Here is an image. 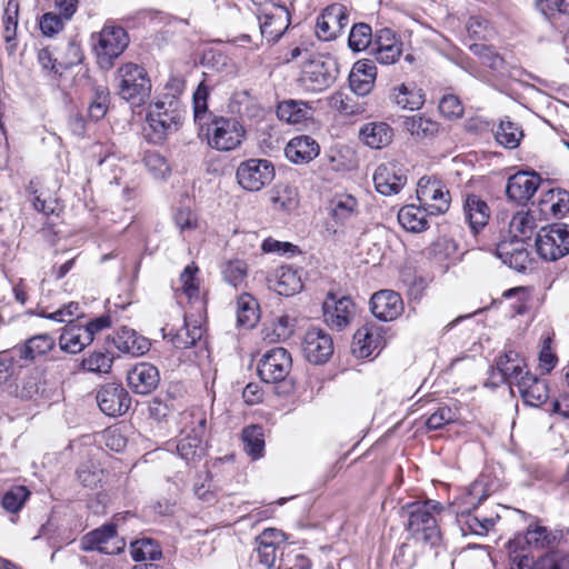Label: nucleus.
Wrapping results in <instances>:
<instances>
[{
	"mask_svg": "<svg viewBox=\"0 0 569 569\" xmlns=\"http://www.w3.org/2000/svg\"><path fill=\"white\" fill-rule=\"evenodd\" d=\"M488 496L489 492L485 483L481 480H476L461 498V502H457V522L463 536H487L500 520L497 510L487 511L480 507Z\"/></svg>",
	"mask_w": 569,
	"mask_h": 569,
	"instance_id": "1",
	"label": "nucleus"
},
{
	"mask_svg": "<svg viewBox=\"0 0 569 569\" xmlns=\"http://www.w3.org/2000/svg\"><path fill=\"white\" fill-rule=\"evenodd\" d=\"M443 507L436 500H423L407 503L402 513L408 518L407 529L417 539L435 547L441 541L439 519Z\"/></svg>",
	"mask_w": 569,
	"mask_h": 569,
	"instance_id": "2",
	"label": "nucleus"
},
{
	"mask_svg": "<svg viewBox=\"0 0 569 569\" xmlns=\"http://www.w3.org/2000/svg\"><path fill=\"white\" fill-rule=\"evenodd\" d=\"M130 43L127 30L113 20H107L99 32L91 34V46L98 66L109 70Z\"/></svg>",
	"mask_w": 569,
	"mask_h": 569,
	"instance_id": "3",
	"label": "nucleus"
},
{
	"mask_svg": "<svg viewBox=\"0 0 569 569\" xmlns=\"http://www.w3.org/2000/svg\"><path fill=\"white\" fill-rule=\"evenodd\" d=\"M184 108L176 96L163 94L149 106L147 120L154 140L161 141L178 130L184 114Z\"/></svg>",
	"mask_w": 569,
	"mask_h": 569,
	"instance_id": "4",
	"label": "nucleus"
},
{
	"mask_svg": "<svg viewBox=\"0 0 569 569\" xmlns=\"http://www.w3.org/2000/svg\"><path fill=\"white\" fill-rule=\"evenodd\" d=\"M119 96L132 107L146 103L151 93V80L147 70L139 64L128 62L117 71Z\"/></svg>",
	"mask_w": 569,
	"mask_h": 569,
	"instance_id": "5",
	"label": "nucleus"
},
{
	"mask_svg": "<svg viewBox=\"0 0 569 569\" xmlns=\"http://www.w3.org/2000/svg\"><path fill=\"white\" fill-rule=\"evenodd\" d=\"M246 130L236 118L212 117L207 123V142L218 151H231L240 147Z\"/></svg>",
	"mask_w": 569,
	"mask_h": 569,
	"instance_id": "6",
	"label": "nucleus"
},
{
	"mask_svg": "<svg viewBox=\"0 0 569 569\" xmlns=\"http://www.w3.org/2000/svg\"><path fill=\"white\" fill-rule=\"evenodd\" d=\"M336 78L337 68L335 62L318 57L302 64L297 81L305 91L318 93L327 90Z\"/></svg>",
	"mask_w": 569,
	"mask_h": 569,
	"instance_id": "7",
	"label": "nucleus"
},
{
	"mask_svg": "<svg viewBox=\"0 0 569 569\" xmlns=\"http://www.w3.org/2000/svg\"><path fill=\"white\" fill-rule=\"evenodd\" d=\"M537 253L546 261H556L569 253V230L552 224L539 230L536 238Z\"/></svg>",
	"mask_w": 569,
	"mask_h": 569,
	"instance_id": "8",
	"label": "nucleus"
},
{
	"mask_svg": "<svg viewBox=\"0 0 569 569\" xmlns=\"http://www.w3.org/2000/svg\"><path fill=\"white\" fill-rule=\"evenodd\" d=\"M236 178L242 189L256 192L273 180L274 167L267 159H248L238 166Z\"/></svg>",
	"mask_w": 569,
	"mask_h": 569,
	"instance_id": "9",
	"label": "nucleus"
},
{
	"mask_svg": "<svg viewBox=\"0 0 569 569\" xmlns=\"http://www.w3.org/2000/svg\"><path fill=\"white\" fill-rule=\"evenodd\" d=\"M292 368L290 353L282 347L268 350L258 363V375L267 383L283 381Z\"/></svg>",
	"mask_w": 569,
	"mask_h": 569,
	"instance_id": "10",
	"label": "nucleus"
},
{
	"mask_svg": "<svg viewBox=\"0 0 569 569\" xmlns=\"http://www.w3.org/2000/svg\"><path fill=\"white\" fill-rule=\"evenodd\" d=\"M358 216V201L351 194H336L329 204L330 220L326 224V232L330 236H337L342 232Z\"/></svg>",
	"mask_w": 569,
	"mask_h": 569,
	"instance_id": "11",
	"label": "nucleus"
},
{
	"mask_svg": "<svg viewBox=\"0 0 569 569\" xmlns=\"http://www.w3.org/2000/svg\"><path fill=\"white\" fill-rule=\"evenodd\" d=\"M301 348L305 358L315 365L326 363L333 355L332 338L321 328L308 329L303 336Z\"/></svg>",
	"mask_w": 569,
	"mask_h": 569,
	"instance_id": "12",
	"label": "nucleus"
},
{
	"mask_svg": "<svg viewBox=\"0 0 569 569\" xmlns=\"http://www.w3.org/2000/svg\"><path fill=\"white\" fill-rule=\"evenodd\" d=\"M417 198L430 214L445 213L450 206L449 191L436 179L421 178L418 182Z\"/></svg>",
	"mask_w": 569,
	"mask_h": 569,
	"instance_id": "13",
	"label": "nucleus"
},
{
	"mask_svg": "<svg viewBox=\"0 0 569 569\" xmlns=\"http://www.w3.org/2000/svg\"><path fill=\"white\" fill-rule=\"evenodd\" d=\"M124 546V540L117 536L114 525L102 526L82 538V549L86 551L97 550L106 555H117Z\"/></svg>",
	"mask_w": 569,
	"mask_h": 569,
	"instance_id": "14",
	"label": "nucleus"
},
{
	"mask_svg": "<svg viewBox=\"0 0 569 569\" xmlns=\"http://www.w3.org/2000/svg\"><path fill=\"white\" fill-rule=\"evenodd\" d=\"M355 316L356 306L349 297L337 298L330 293L323 302V319L331 329H345Z\"/></svg>",
	"mask_w": 569,
	"mask_h": 569,
	"instance_id": "15",
	"label": "nucleus"
},
{
	"mask_svg": "<svg viewBox=\"0 0 569 569\" xmlns=\"http://www.w3.org/2000/svg\"><path fill=\"white\" fill-rule=\"evenodd\" d=\"M96 399L100 410L109 417L124 415L131 403L128 391L118 383H107L102 386L97 391Z\"/></svg>",
	"mask_w": 569,
	"mask_h": 569,
	"instance_id": "16",
	"label": "nucleus"
},
{
	"mask_svg": "<svg viewBox=\"0 0 569 569\" xmlns=\"http://www.w3.org/2000/svg\"><path fill=\"white\" fill-rule=\"evenodd\" d=\"M190 432L178 440L176 446L178 455L186 461H193L200 457L201 443L206 435L207 419L203 413H190Z\"/></svg>",
	"mask_w": 569,
	"mask_h": 569,
	"instance_id": "17",
	"label": "nucleus"
},
{
	"mask_svg": "<svg viewBox=\"0 0 569 569\" xmlns=\"http://www.w3.org/2000/svg\"><path fill=\"white\" fill-rule=\"evenodd\" d=\"M348 11L343 4L328 6L317 19V37L323 41L332 40L348 24Z\"/></svg>",
	"mask_w": 569,
	"mask_h": 569,
	"instance_id": "18",
	"label": "nucleus"
},
{
	"mask_svg": "<svg viewBox=\"0 0 569 569\" xmlns=\"http://www.w3.org/2000/svg\"><path fill=\"white\" fill-rule=\"evenodd\" d=\"M376 190L383 196L399 193L407 182L402 168L395 162L380 164L373 173Z\"/></svg>",
	"mask_w": 569,
	"mask_h": 569,
	"instance_id": "19",
	"label": "nucleus"
},
{
	"mask_svg": "<svg viewBox=\"0 0 569 569\" xmlns=\"http://www.w3.org/2000/svg\"><path fill=\"white\" fill-rule=\"evenodd\" d=\"M127 382L134 393L147 396L159 386L160 373L156 366L140 362L128 371Z\"/></svg>",
	"mask_w": 569,
	"mask_h": 569,
	"instance_id": "20",
	"label": "nucleus"
},
{
	"mask_svg": "<svg viewBox=\"0 0 569 569\" xmlns=\"http://www.w3.org/2000/svg\"><path fill=\"white\" fill-rule=\"evenodd\" d=\"M372 315L381 321H392L403 312L401 296L393 290H380L370 299Z\"/></svg>",
	"mask_w": 569,
	"mask_h": 569,
	"instance_id": "21",
	"label": "nucleus"
},
{
	"mask_svg": "<svg viewBox=\"0 0 569 569\" xmlns=\"http://www.w3.org/2000/svg\"><path fill=\"white\" fill-rule=\"evenodd\" d=\"M526 368V360L517 351L509 350L497 359L491 376L493 379L498 377L501 383L518 386V380L525 376Z\"/></svg>",
	"mask_w": 569,
	"mask_h": 569,
	"instance_id": "22",
	"label": "nucleus"
},
{
	"mask_svg": "<svg viewBox=\"0 0 569 569\" xmlns=\"http://www.w3.org/2000/svg\"><path fill=\"white\" fill-rule=\"evenodd\" d=\"M496 254L505 264L519 272L526 271L531 263L526 242L519 239L501 240L497 243Z\"/></svg>",
	"mask_w": 569,
	"mask_h": 569,
	"instance_id": "23",
	"label": "nucleus"
},
{
	"mask_svg": "<svg viewBox=\"0 0 569 569\" xmlns=\"http://www.w3.org/2000/svg\"><path fill=\"white\" fill-rule=\"evenodd\" d=\"M541 178L533 171H519L508 180L506 192L509 199L523 203L527 202L537 191Z\"/></svg>",
	"mask_w": 569,
	"mask_h": 569,
	"instance_id": "24",
	"label": "nucleus"
},
{
	"mask_svg": "<svg viewBox=\"0 0 569 569\" xmlns=\"http://www.w3.org/2000/svg\"><path fill=\"white\" fill-rule=\"evenodd\" d=\"M270 289L280 296H293L302 289V280L299 270L292 266H281L267 276Z\"/></svg>",
	"mask_w": 569,
	"mask_h": 569,
	"instance_id": "25",
	"label": "nucleus"
},
{
	"mask_svg": "<svg viewBox=\"0 0 569 569\" xmlns=\"http://www.w3.org/2000/svg\"><path fill=\"white\" fill-rule=\"evenodd\" d=\"M462 213L465 221L469 224L472 233L477 234L487 226L491 210L488 203L480 196L469 193L463 199Z\"/></svg>",
	"mask_w": 569,
	"mask_h": 569,
	"instance_id": "26",
	"label": "nucleus"
},
{
	"mask_svg": "<svg viewBox=\"0 0 569 569\" xmlns=\"http://www.w3.org/2000/svg\"><path fill=\"white\" fill-rule=\"evenodd\" d=\"M402 53V42L396 32L389 28H382L376 32L375 58L381 64L395 63Z\"/></svg>",
	"mask_w": 569,
	"mask_h": 569,
	"instance_id": "27",
	"label": "nucleus"
},
{
	"mask_svg": "<svg viewBox=\"0 0 569 569\" xmlns=\"http://www.w3.org/2000/svg\"><path fill=\"white\" fill-rule=\"evenodd\" d=\"M518 390L527 406L540 407L549 398V386L546 380L526 371L518 380Z\"/></svg>",
	"mask_w": 569,
	"mask_h": 569,
	"instance_id": "28",
	"label": "nucleus"
},
{
	"mask_svg": "<svg viewBox=\"0 0 569 569\" xmlns=\"http://www.w3.org/2000/svg\"><path fill=\"white\" fill-rule=\"evenodd\" d=\"M286 540V535L276 528L264 529L257 538V555L259 562L271 568L277 559V551Z\"/></svg>",
	"mask_w": 569,
	"mask_h": 569,
	"instance_id": "29",
	"label": "nucleus"
},
{
	"mask_svg": "<svg viewBox=\"0 0 569 569\" xmlns=\"http://www.w3.org/2000/svg\"><path fill=\"white\" fill-rule=\"evenodd\" d=\"M383 337L380 328L373 323L365 325L359 328L352 340V352L358 358L370 357L376 350L382 346Z\"/></svg>",
	"mask_w": 569,
	"mask_h": 569,
	"instance_id": "30",
	"label": "nucleus"
},
{
	"mask_svg": "<svg viewBox=\"0 0 569 569\" xmlns=\"http://www.w3.org/2000/svg\"><path fill=\"white\" fill-rule=\"evenodd\" d=\"M320 153L319 143L310 136H297L284 148L287 159L296 164L309 163Z\"/></svg>",
	"mask_w": 569,
	"mask_h": 569,
	"instance_id": "31",
	"label": "nucleus"
},
{
	"mask_svg": "<svg viewBox=\"0 0 569 569\" xmlns=\"http://www.w3.org/2000/svg\"><path fill=\"white\" fill-rule=\"evenodd\" d=\"M289 26V14L283 7H273L271 12L259 17L260 33L268 42L278 41Z\"/></svg>",
	"mask_w": 569,
	"mask_h": 569,
	"instance_id": "32",
	"label": "nucleus"
},
{
	"mask_svg": "<svg viewBox=\"0 0 569 569\" xmlns=\"http://www.w3.org/2000/svg\"><path fill=\"white\" fill-rule=\"evenodd\" d=\"M91 342V333L79 322L67 325L59 338L60 349L72 355L81 352Z\"/></svg>",
	"mask_w": 569,
	"mask_h": 569,
	"instance_id": "33",
	"label": "nucleus"
},
{
	"mask_svg": "<svg viewBox=\"0 0 569 569\" xmlns=\"http://www.w3.org/2000/svg\"><path fill=\"white\" fill-rule=\"evenodd\" d=\"M377 76L376 66L369 60H361L353 64L349 74L351 90L358 96L368 94L373 88Z\"/></svg>",
	"mask_w": 569,
	"mask_h": 569,
	"instance_id": "34",
	"label": "nucleus"
},
{
	"mask_svg": "<svg viewBox=\"0 0 569 569\" xmlns=\"http://www.w3.org/2000/svg\"><path fill=\"white\" fill-rule=\"evenodd\" d=\"M113 343L119 351L133 357L142 356L150 349L149 339L126 327L117 332Z\"/></svg>",
	"mask_w": 569,
	"mask_h": 569,
	"instance_id": "35",
	"label": "nucleus"
},
{
	"mask_svg": "<svg viewBox=\"0 0 569 569\" xmlns=\"http://www.w3.org/2000/svg\"><path fill=\"white\" fill-rule=\"evenodd\" d=\"M360 137L368 147L381 149L392 141L393 130L386 122H369L360 129Z\"/></svg>",
	"mask_w": 569,
	"mask_h": 569,
	"instance_id": "36",
	"label": "nucleus"
},
{
	"mask_svg": "<svg viewBox=\"0 0 569 569\" xmlns=\"http://www.w3.org/2000/svg\"><path fill=\"white\" fill-rule=\"evenodd\" d=\"M403 129L416 140H430L439 131V123L421 114L405 117L402 121Z\"/></svg>",
	"mask_w": 569,
	"mask_h": 569,
	"instance_id": "37",
	"label": "nucleus"
},
{
	"mask_svg": "<svg viewBox=\"0 0 569 569\" xmlns=\"http://www.w3.org/2000/svg\"><path fill=\"white\" fill-rule=\"evenodd\" d=\"M538 206L541 213L561 218L569 211V192L562 189L549 190L542 194Z\"/></svg>",
	"mask_w": 569,
	"mask_h": 569,
	"instance_id": "38",
	"label": "nucleus"
},
{
	"mask_svg": "<svg viewBox=\"0 0 569 569\" xmlns=\"http://www.w3.org/2000/svg\"><path fill=\"white\" fill-rule=\"evenodd\" d=\"M393 102L402 109L419 110L425 103V92L415 84H398L392 89Z\"/></svg>",
	"mask_w": 569,
	"mask_h": 569,
	"instance_id": "39",
	"label": "nucleus"
},
{
	"mask_svg": "<svg viewBox=\"0 0 569 569\" xmlns=\"http://www.w3.org/2000/svg\"><path fill=\"white\" fill-rule=\"evenodd\" d=\"M427 211L421 204H407L399 210L398 221L408 231H425L428 228Z\"/></svg>",
	"mask_w": 569,
	"mask_h": 569,
	"instance_id": "40",
	"label": "nucleus"
},
{
	"mask_svg": "<svg viewBox=\"0 0 569 569\" xmlns=\"http://www.w3.org/2000/svg\"><path fill=\"white\" fill-rule=\"evenodd\" d=\"M56 346V340L48 333H41L29 338L23 346L17 349L20 359L34 360L47 355Z\"/></svg>",
	"mask_w": 569,
	"mask_h": 569,
	"instance_id": "41",
	"label": "nucleus"
},
{
	"mask_svg": "<svg viewBox=\"0 0 569 569\" xmlns=\"http://www.w3.org/2000/svg\"><path fill=\"white\" fill-rule=\"evenodd\" d=\"M563 539L561 530H549L543 526H530L526 532V541L537 549L551 548Z\"/></svg>",
	"mask_w": 569,
	"mask_h": 569,
	"instance_id": "42",
	"label": "nucleus"
},
{
	"mask_svg": "<svg viewBox=\"0 0 569 569\" xmlns=\"http://www.w3.org/2000/svg\"><path fill=\"white\" fill-rule=\"evenodd\" d=\"M18 12V2L9 0L3 16V39L9 54H13L17 49Z\"/></svg>",
	"mask_w": 569,
	"mask_h": 569,
	"instance_id": "43",
	"label": "nucleus"
},
{
	"mask_svg": "<svg viewBox=\"0 0 569 569\" xmlns=\"http://www.w3.org/2000/svg\"><path fill=\"white\" fill-rule=\"evenodd\" d=\"M310 107L301 100H284L278 104L277 116L288 123H301L309 118Z\"/></svg>",
	"mask_w": 569,
	"mask_h": 569,
	"instance_id": "44",
	"label": "nucleus"
},
{
	"mask_svg": "<svg viewBox=\"0 0 569 569\" xmlns=\"http://www.w3.org/2000/svg\"><path fill=\"white\" fill-rule=\"evenodd\" d=\"M202 336L203 328L198 323V321H190L186 317L183 327L171 336V342L178 349H188L193 347Z\"/></svg>",
	"mask_w": 569,
	"mask_h": 569,
	"instance_id": "45",
	"label": "nucleus"
},
{
	"mask_svg": "<svg viewBox=\"0 0 569 569\" xmlns=\"http://www.w3.org/2000/svg\"><path fill=\"white\" fill-rule=\"evenodd\" d=\"M536 227V219L532 212H517L509 222L510 240L519 239L526 242L527 239H530Z\"/></svg>",
	"mask_w": 569,
	"mask_h": 569,
	"instance_id": "46",
	"label": "nucleus"
},
{
	"mask_svg": "<svg viewBox=\"0 0 569 569\" xmlns=\"http://www.w3.org/2000/svg\"><path fill=\"white\" fill-rule=\"evenodd\" d=\"M220 269L223 280L234 288H240L247 280L248 264L244 260L231 259L224 261Z\"/></svg>",
	"mask_w": 569,
	"mask_h": 569,
	"instance_id": "47",
	"label": "nucleus"
},
{
	"mask_svg": "<svg viewBox=\"0 0 569 569\" xmlns=\"http://www.w3.org/2000/svg\"><path fill=\"white\" fill-rule=\"evenodd\" d=\"M258 318V303L256 299L249 293L241 295L237 301L238 323L252 328L257 323Z\"/></svg>",
	"mask_w": 569,
	"mask_h": 569,
	"instance_id": "48",
	"label": "nucleus"
},
{
	"mask_svg": "<svg viewBox=\"0 0 569 569\" xmlns=\"http://www.w3.org/2000/svg\"><path fill=\"white\" fill-rule=\"evenodd\" d=\"M210 91L208 86L202 81L199 83L198 88L193 92L192 104H193V118L194 121L202 128L207 126L209 121L207 119L212 118L211 113L208 110V98Z\"/></svg>",
	"mask_w": 569,
	"mask_h": 569,
	"instance_id": "49",
	"label": "nucleus"
},
{
	"mask_svg": "<svg viewBox=\"0 0 569 569\" xmlns=\"http://www.w3.org/2000/svg\"><path fill=\"white\" fill-rule=\"evenodd\" d=\"M131 556L134 561H153L161 558L162 552L157 543L151 538H142L131 542Z\"/></svg>",
	"mask_w": 569,
	"mask_h": 569,
	"instance_id": "50",
	"label": "nucleus"
},
{
	"mask_svg": "<svg viewBox=\"0 0 569 569\" xmlns=\"http://www.w3.org/2000/svg\"><path fill=\"white\" fill-rule=\"evenodd\" d=\"M77 477L83 487L93 489L102 482L104 478V471L98 462L93 460H87L80 463L79 468L77 469Z\"/></svg>",
	"mask_w": 569,
	"mask_h": 569,
	"instance_id": "51",
	"label": "nucleus"
},
{
	"mask_svg": "<svg viewBox=\"0 0 569 569\" xmlns=\"http://www.w3.org/2000/svg\"><path fill=\"white\" fill-rule=\"evenodd\" d=\"M242 440L244 450L252 458L261 457L264 449L263 431L258 425H252L243 429Z\"/></svg>",
	"mask_w": 569,
	"mask_h": 569,
	"instance_id": "52",
	"label": "nucleus"
},
{
	"mask_svg": "<svg viewBox=\"0 0 569 569\" xmlns=\"http://www.w3.org/2000/svg\"><path fill=\"white\" fill-rule=\"evenodd\" d=\"M28 192L32 196L33 208L42 212L46 216L53 214L56 212L58 202L51 196H47L46 192L39 190V181L31 180L27 188Z\"/></svg>",
	"mask_w": 569,
	"mask_h": 569,
	"instance_id": "53",
	"label": "nucleus"
},
{
	"mask_svg": "<svg viewBox=\"0 0 569 569\" xmlns=\"http://www.w3.org/2000/svg\"><path fill=\"white\" fill-rule=\"evenodd\" d=\"M521 138L522 130L510 120H502L496 131L497 142L509 149L517 148Z\"/></svg>",
	"mask_w": 569,
	"mask_h": 569,
	"instance_id": "54",
	"label": "nucleus"
},
{
	"mask_svg": "<svg viewBox=\"0 0 569 569\" xmlns=\"http://www.w3.org/2000/svg\"><path fill=\"white\" fill-rule=\"evenodd\" d=\"M113 357L109 352H92L82 359L81 367L96 373H108L111 370Z\"/></svg>",
	"mask_w": 569,
	"mask_h": 569,
	"instance_id": "55",
	"label": "nucleus"
},
{
	"mask_svg": "<svg viewBox=\"0 0 569 569\" xmlns=\"http://www.w3.org/2000/svg\"><path fill=\"white\" fill-rule=\"evenodd\" d=\"M371 40V27L367 23H357L349 33L348 43L353 51H362L369 47Z\"/></svg>",
	"mask_w": 569,
	"mask_h": 569,
	"instance_id": "56",
	"label": "nucleus"
},
{
	"mask_svg": "<svg viewBox=\"0 0 569 569\" xmlns=\"http://www.w3.org/2000/svg\"><path fill=\"white\" fill-rule=\"evenodd\" d=\"M30 492L23 486L10 488L2 497V507L11 513L18 512L27 501Z\"/></svg>",
	"mask_w": 569,
	"mask_h": 569,
	"instance_id": "57",
	"label": "nucleus"
},
{
	"mask_svg": "<svg viewBox=\"0 0 569 569\" xmlns=\"http://www.w3.org/2000/svg\"><path fill=\"white\" fill-rule=\"evenodd\" d=\"M271 200L277 209L290 211L298 204L297 190L290 186L279 187L276 189Z\"/></svg>",
	"mask_w": 569,
	"mask_h": 569,
	"instance_id": "58",
	"label": "nucleus"
},
{
	"mask_svg": "<svg viewBox=\"0 0 569 569\" xmlns=\"http://www.w3.org/2000/svg\"><path fill=\"white\" fill-rule=\"evenodd\" d=\"M536 569H569V553L556 550L536 561Z\"/></svg>",
	"mask_w": 569,
	"mask_h": 569,
	"instance_id": "59",
	"label": "nucleus"
},
{
	"mask_svg": "<svg viewBox=\"0 0 569 569\" xmlns=\"http://www.w3.org/2000/svg\"><path fill=\"white\" fill-rule=\"evenodd\" d=\"M143 163L154 178H164L170 171L166 158L156 151H147Z\"/></svg>",
	"mask_w": 569,
	"mask_h": 569,
	"instance_id": "60",
	"label": "nucleus"
},
{
	"mask_svg": "<svg viewBox=\"0 0 569 569\" xmlns=\"http://www.w3.org/2000/svg\"><path fill=\"white\" fill-rule=\"evenodd\" d=\"M439 111L447 119H458L463 114V106L455 94H445L439 101Z\"/></svg>",
	"mask_w": 569,
	"mask_h": 569,
	"instance_id": "61",
	"label": "nucleus"
},
{
	"mask_svg": "<svg viewBox=\"0 0 569 569\" xmlns=\"http://www.w3.org/2000/svg\"><path fill=\"white\" fill-rule=\"evenodd\" d=\"M198 271L199 268L194 263H191L187 266L180 274L182 290L190 299L197 297L199 293V284L196 278Z\"/></svg>",
	"mask_w": 569,
	"mask_h": 569,
	"instance_id": "62",
	"label": "nucleus"
},
{
	"mask_svg": "<svg viewBox=\"0 0 569 569\" xmlns=\"http://www.w3.org/2000/svg\"><path fill=\"white\" fill-rule=\"evenodd\" d=\"M471 51L479 56L482 63L493 70H498L503 64V59L493 51L492 48L485 44H473L470 47Z\"/></svg>",
	"mask_w": 569,
	"mask_h": 569,
	"instance_id": "63",
	"label": "nucleus"
},
{
	"mask_svg": "<svg viewBox=\"0 0 569 569\" xmlns=\"http://www.w3.org/2000/svg\"><path fill=\"white\" fill-rule=\"evenodd\" d=\"M536 7L547 19H552L560 13H569L568 0H537Z\"/></svg>",
	"mask_w": 569,
	"mask_h": 569,
	"instance_id": "64",
	"label": "nucleus"
}]
</instances>
